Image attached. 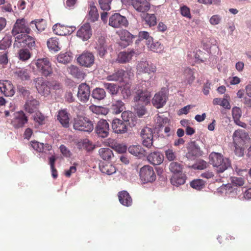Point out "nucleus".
Masks as SVG:
<instances>
[{
  "label": "nucleus",
  "mask_w": 251,
  "mask_h": 251,
  "mask_svg": "<svg viewBox=\"0 0 251 251\" xmlns=\"http://www.w3.org/2000/svg\"><path fill=\"white\" fill-rule=\"evenodd\" d=\"M230 179L234 186H242L244 184V179L241 177L230 176Z\"/></svg>",
  "instance_id": "64"
},
{
  "label": "nucleus",
  "mask_w": 251,
  "mask_h": 251,
  "mask_svg": "<svg viewBox=\"0 0 251 251\" xmlns=\"http://www.w3.org/2000/svg\"><path fill=\"white\" fill-rule=\"evenodd\" d=\"M135 96L133 100L135 102L139 103L140 102H143L146 105L150 101L151 94L150 93L146 90L143 87V84L137 85L134 88Z\"/></svg>",
  "instance_id": "3"
},
{
  "label": "nucleus",
  "mask_w": 251,
  "mask_h": 251,
  "mask_svg": "<svg viewBox=\"0 0 251 251\" xmlns=\"http://www.w3.org/2000/svg\"><path fill=\"white\" fill-rule=\"evenodd\" d=\"M183 75L185 79L189 84H191L195 79L193 71L189 68L185 70Z\"/></svg>",
  "instance_id": "52"
},
{
  "label": "nucleus",
  "mask_w": 251,
  "mask_h": 251,
  "mask_svg": "<svg viewBox=\"0 0 251 251\" xmlns=\"http://www.w3.org/2000/svg\"><path fill=\"white\" fill-rule=\"evenodd\" d=\"M137 71L138 74H147L149 78L151 79L152 77L151 74L156 71V67L153 64L142 60L137 64Z\"/></svg>",
  "instance_id": "8"
},
{
  "label": "nucleus",
  "mask_w": 251,
  "mask_h": 251,
  "mask_svg": "<svg viewBox=\"0 0 251 251\" xmlns=\"http://www.w3.org/2000/svg\"><path fill=\"white\" fill-rule=\"evenodd\" d=\"M155 122L157 126H163L169 124V120L162 113L158 114L155 119Z\"/></svg>",
  "instance_id": "48"
},
{
  "label": "nucleus",
  "mask_w": 251,
  "mask_h": 251,
  "mask_svg": "<svg viewBox=\"0 0 251 251\" xmlns=\"http://www.w3.org/2000/svg\"><path fill=\"white\" fill-rule=\"evenodd\" d=\"M77 162H74L72 166L69 167V169H66L64 171V174L67 177H70L72 174L75 173L76 171V167L78 166Z\"/></svg>",
  "instance_id": "58"
},
{
  "label": "nucleus",
  "mask_w": 251,
  "mask_h": 251,
  "mask_svg": "<svg viewBox=\"0 0 251 251\" xmlns=\"http://www.w3.org/2000/svg\"><path fill=\"white\" fill-rule=\"evenodd\" d=\"M47 45L48 48L51 50L57 51L60 50L57 40L53 38H50L48 40Z\"/></svg>",
  "instance_id": "50"
},
{
  "label": "nucleus",
  "mask_w": 251,
  "mask_h": 251,
  "mask_svg": "<svg viewBox=\"0 0 251 251\" xmlns=\"http://www.w3.org/2000/svg\"><path fill=\"white\" fill-rule=\"evenodd\" d=\"M92 96L95 99L101 100L106 97V92L102 88H96L93 90Z\"/></svg>",
  "instance_id": "40"
},
{
  "label": "nucleus",
  "mask_w": 251,
  "mask_h": 251,
  "mask_svg": "<svg viewBox=\"0 0 251 251\" xmlns=\"http://www.w3.org/2000/svg\"><path fill=\"white\" fill-rule=\"evenodd\" d=\"M112 0H99V4L100 9L103 11H108L111 9Z\"/></svg>",
  "instance_id": "51"
},
{
  "label": "nucleus",
  "mask_w": 251,
  "mask_h": 251,
  "mask_svg": "<svg viewBox=\"0 0 251 251\" xmlns=\"http://www.w3.org/2000/svg\"><path fill=\"white\" fill-rule=\"evenodd\" d=\"M167 99V90L165 88H163L155 94L152 99L151 102L155 107L158 109L163 107L165 105Z\"/></svg>",
  "instance_id": "6"
},
{
  "label": "nucleus",
  "mask_w": 251,
  "mask_h": 251,
  "mask_svg": "<svg viewBox=\"0 0 251 251\" xmlns=\"http://www.w3.org/2000/svg\"><path fill=\"white\" fill-rule=\"evenodd\" d=\"M169 170L173 175L182 173L183 165L177 162L173 161L170 164Z\"/></svg>",
  "instance_id": "41"
},
{
  "label": "nucleus",
  "mask_w": 251,
  "mask_h": 251,
  "mask_svg": "<svg viewBox=\"0 0 251 251\" xmlns=\"http://www.w3.org/2000/svg\"><path fill=\"white\" fill-rule=\"evenodd\" d=\"M125 109V103L120 100L113 99L111 105V110L113 113L119 114Z\"/></svg>",
  "instance_id": "28"
},
{
  "label": "nucleus",
  "mask_w": 251,
  "mask_h": 251,
  "mask_svg": "<svg viewBox=\"0 0 251 251\" xmlns=\"http://www.w3.org/2000/svg\"><path fill=\"white\" fill-rule=\"evenodd\" d=\"M59 158L60 156L58 154L54 152L53 153L51 152V154L48 157V164L50 167H55L56 161Z\"/></svg>",
  "instance_id": "56"
},
{
  "label": "nucleus",
  "mask_w": 251,
  "mask_h": 251,
  "mask_svg": "<svg viewBox=\"0 0 251 251\" xmlns=\"http://www.w3.org/2000/svg\"><path fill=\"white\" fill-rule=\"evenodd\" d=\"M72 59L71 53L70 52H65L60 53L57 57V60L58 62L63 64H66L70 62Z\"/></svg>",
  "instance_id": "43"
},
{
  "label": "nucleus",
  "mask_w": 251,
  "mask_h": 251,
  "mask_svg": "<svg viewBox=\"0 0 251 251\" xmlns=\"http://www.w3.org/2000/svg\"><path fill=\"white\" fill-rule=\"evenodd\" d=\"M139 40H146V44L148 46L149 48L152 50H155V45L152 44V38L150 35L149 33L147 31H140L138 35Z\"/></svg>",
  "instance_id": "29"
},
{
  "label": "nucleus",
  "mask_w": 251,
  "mask_h": 251,
  "mask_svg": "<svg viewBox=\"0 0 251 251\" xmlns=\"http://www.w3.org/2000/svg\"><path fill=\"white\" fill-rule=\"evenodd\" d=\"M124 70H119L107 75L105 79L110 81H121L124 78Z\"/></svg>",
  "instance_id": "32"
},
{
  "label": "nucleus",
  "mask_w": 251,
  "mask_h": 251,
  "mask_svg": "<svg viewBox=\"0 0 251 251\" xmlns=\"http://www.w3.org/2000/svg\"><path fill=\"white\" fill-rule=\"evenodd\" d=\"M99 18V14L96 6L93 3L90 7L88 18L91 22H94Z\"/></svg>",
  "instance_id": "42"
},
{
  "label": "nucleus",
  "mask_w": 251,
  "mask_h": 251,
  "mask_svg": "<svg viewBox=\"0 0 251 251\" xmlns=\"http://www.w3.org/2000/svg\"><path fill=\"white\" fill-rule=\"evenodd\" d=\"M206 181L201 178L194 179L190 182L191 188L197 191H201L205 186Z\"/></svg>",
  "instance_id": "35"
},
{
  "label": "nucleus",
  "mask_w": 251,
  "mask_h": 251,
  "mask_svg": "<svg viewBox=\"0 0 251 251\" xmlns=\"http://www.w3.org/2000/svg\"><path fill=\"white\" fill-rule=\"evenodd\" d=\"M35 65L38 71L45 76H49L52 73V69L49 59L42 58L36 60Z\"/></svg>",
  "instance_id": "5"
},
{
  "label": "nucleus",
  "mask_w": 251,
  "mask_h": 251,
  "mask_svg": "<svg viewBox=\"0 0 251 251\" xmlns=\"http://www.w3.org/2000/svg\"><path fill=\"white\" fill-rule=\"evenodd\" d=\"M139 176L142 184L152 183L156 179L153 168L149 165H145L140 169Z\"/></svg>",
  "instance_id": "2"
},
{
  "label": "nucleus",
  "mask_w": 251,
  "mask_h": 251,
  "mask_svg": "<svg viewBox=\"0 0 251 251\" xmlns=\"http://www.w3.org/2000/svg\"><path fill=\"white\" fill-rule=\"evenodd\" d=\"M18 54L19 59L23 61L28 60L31 56V54L27 49L20 50Z\"/></svg>",
  "instance_id": "55"
},
{
  "label": "nucleus",
  "mask_w": 251,
  "mask_h": 251,
  "mask_svg": "<svg viewBox=\"0 0 251 251\" xmlns=\"http://www.w3.org/2000/svg\"><path fill=\"white\" fill-rule=\"evenodd\" d=\"M39 102L32 97H29L24 105L25 110L29 113H32L38 109Z\"/></svg>",
  "instance_id": "25"
},
{
  "label": "nucleus",
  "mask_w": 251,
  "mask_h": 251,
  "mask_svg": "<svg viewBox=\"0 0 251 251\" xmlns=\"http://www.w3.org/2000/svg\"><path fill=\"white\" fill-rule=\"evenodd\" d=\"M121 93L123 99H128L131 95L130 84L129 83L125 84L123 87H122Z\"/></svg>",
  "instance_id": "44"
},
{
  "label": "nucleus",
  "mask_w": 251,
  "mask_h": 251,
  "mask_svg": "<svg viewBox=\"0 0 251 251\" xmlns=\"http://www.w3.org/2000/svg\"><path fill=\"white\" fill-rule=\"evenodd\" d=\"M128 151L132 155L137 157L139 158V154H141L140 152V150L139 148V145H130L128 147Z\"/></svg>",
  "instance_id": "59"
},
{
  "label": "nucleus",
  "mask_w": 251,
  "mask_h": 251,
  "mask_svg": "<svg viewBox=\"0 0 251 251\" xmlns=\"http://www.w3.org/2000/svg\"><path fill=\"white\" fill-rule=\"evenodd\" d=\"M186 179L187 176L185 174H176L172 175L170 178V182L172 185L177 187L184 184L186 182Z\"/></svg>",
  "instance_id": "24"
},
{
  "label": "nucleus",
  "mask_w": 251,
  "mask_h": 251,
  "mask_svg": "<svg viewBox=\"0 0 251 251\" xmlns=\"http://www.w3.org/2000/svg\"><path fill=\"white\" fill-rule=\"evenodd\" d=\"M35 23V26L39 32H42L46 28V22L43 19L31 21L30 24Z\"/></svg>",
  "instance_id": "49"
},
{
  "label": "nucleus",
  "mask_w": 251,
  "mask_h": 251,
  "mask_svg": "<svg viewBox=\"0 0 251 251\" xmlns=\"http://www.w3.org/2000/svg\"><path fill=\"white\" fill-rule=\"evenodd\" d=\"M28 34L20 33L14 36L15 42L14 43V47L19 48L21 46V43L24 42V40L25 38V36H27Z\"/></svg>",
  "instance_id": "46"
},
{
  "label": "nucleus",
  "mask_w": 251,
  "mask_h": 251,
  "mask_svg": "<svg viewBox=\"0 0 251 251\" xmlns=\"http://www.w3.org/2000/svg\"><path fill=\"white\" fill-rule=\"evenodd\" d=\"M99 154L101 158L107 162L111 160L112 156H114L113 151L108 148H101L99 150Z\"/></svg>",
  "instance_id": "30"
},
{
  "label": "nucleus",
  "mask_w": 251,
  "mask_h": 251,
  "mask_svg": "<svg viewBox=\"0 0 251 251\" xmlns=\"http://www.w3.org/2000/svg\"><path fill=\"white\" fill-rule=\"evenodd\" d=\"M30 144L31 147L37 152H50L51 151L54 152L52 145L49 143H44L34 140L31 141Z\"/></svg>",
  "instance_id": "16"
},
{
  "label": "nucleus",
  "mask_w": 251,
  "mask_h": 251,
  "mask_svg": "<svg viewBox=\"0 0 251 251\" xmlns=\"http://www.w3.org/2000/svg\"><path fill=\"white\" fill-rule=\"evenodd\" d=\"M59 149L62 155L65 157L70 158L72 155V153L70 150L63 144H61L59 146Z\"/></svg>",
  "instance_id": "61"
},
{
  "label": "nucleus",
  "mask_w": 251,
  "mask_h": 251,
  "mask_svg": "<svg viewBox=\"0 0 251 251\" xmlns=\"http://www.w3.org/2000/svg\"><path fill=\"white\" fill-rule=\"evenodd\" d=\"M144 19L146 23L150 26H153L156 24V19L154 14H146Z\"/></svg>",
  "instance_id": "53"
},
{
  "label": "nucleus",
  "mask_w": 251,
  "mask_h": 251,
  "mask_svg": "<svg viewBox=\"0 0 251 251\" xmlns=\"http://www.w3.org/2000/svg\"><path fill=\"white\" fill-rule=\"evenodd\" d=\"M119 202L126 207H129L132 205V199L129 193L126 190L119 191L117 194Z\"/></svg>",
  "instance_id": "19"
},
{
  "label": "nucleus",
  "mask_w": 251,
  "mask_h": 251,
  "mask_svg": "<svg viewBox=\"0 0 251 251\" xmlns=\"http://www.w3.org/2000/svg\"><path fill=\"white\" fill-rule=\"evenodd\" d=\"M153 128H150L149 126H144L140 132V136L142 138H145L146 137L153 138V135L155 130L157 129V133L160 131L163 126H152Z\"/></svg>",
  "instance_id": "27"
},
{
  "label": "nucleus",
  "mask_w": 251,
  "mask_h": 251,
  "mask_svg": "<svg viewBox=\"0 0 251 251\" xmlns=\"http://www.w3.org/2000/svg\"><path fill=\"white\" fill-rule=\"evenodd\" d=\"M33 120L39 125H45L47 124V118L41 113L38 112L34 114Z\"/></svg>",
  "instance_id": "47"
},
{
  "label": "nucleus",
  "mask_w": 251,
  "mask_h": 251,
  "mask_svg": "<svg viewBox=\"0 0 251 251\" xmlns=\"http://www.w3.org/2000/svg\"><path fill=\"white\" fill-rule=\"evenodd\" d=\"M208 167L207 163L202 159H199L192 165H188L187 167L195 170H203Z\"/></svg>",
  "instance_id": "34"
},
{
  "label": "nucleus",
  "mask_w": 251,
  "mask_h": 251,
  "mask_svg": "<svg viewBox=\"0 0 251 251\" xmlns=\"http://www.w3.org/2000/svg\"><path fill=\"white\" fill-rule=\"evenodd\" d=\"M92 35V30L89 24H85L77 32V36L83 41L88 40Z\"/></svg>",
  "instance_id": "21"
},
{
  "label": "nucleus",
  "mask_w": 251,
  "mask_h": 251,
  "mask_svg": "<svg viewBox=\"0 0 251 251\" xmlns=\"http://www.w3.org/2000/svg\"><path fill=\"white\" fill-rule=\"evenodd\" d=\"M30 71L28 69L20 68L14 72V75L17 79L22 81H25L30 79Z\"/></svg>",
  "instance_id": "26"
},
{
  "label": "nucleus",
  "mask_w": 251,
  "mask_h": 251,
  "mask_svg": "<svg viewBox=\"0 0 251 251\" xmlns=\"http://www.w3.org/2000/svg\"><path fill=\"white\" fill-rule=\"evenodd\" d=\"M233 146L235 148V154L238 157H242L244 155L245 149L243 147L239 146L236 142H233Z\"/></svg>",
  "instance_id": "60"
},
{
  "label": "nucleus",
  "mask_w": 251,
  "mask_h": 251,
  "mask_svg": "<svg viewBox=\"0 0 251 251\" xmlns=\"http://www.w3.org/2000/svg\"><path fill=\"white\" fill-rule=\"evenodd\" d=\"M77 61L82 66L90 67L94 63L95 56L92 52L85 51L79 55Z\"/></svg>",
  "instance_id": "11"
},
{
  "label": "nucleus",
  "mask_w": 251,
  "mask_h": 251,
  "mask_svg": "<svg viewBox=\"0 0 251 251\" xmlns=\"http://www.w3.org/2000/svg\"><path fill=\"white\" fill-rule=\"evenodd\" d=\"M36 88L38 92L44 96H48L50 93V82L44 81L42 77L34 79Z\"/></svg>",
  "instance_id": "14"
},
{
  "label": "nucleus",
  "mask_w": 251,
  "mask_h": 251,
  "mask_svg": "<svg viewBox=\"0 0 251 251\" xmlns=\"http://www.w3.org/2000/svg\"><path fill=\"white\" fill-rule=\"evenodd\" d=\"M209 163L214 168H216L217 174H221L229 168H232L231 162L229 158L224 157L220 153L215 151L211 152L209 155Z\"/></svg>",
  "instance_id": "1"
},
{
  "label": "nucleus",
  "mask_w": 251,
  "mask_h": 251,
  "mask_svg": "<svg viewBox=\"0 0 251 251\" xmlns=\"http://www.w3.org/2000/svg\"><path fill=\"white\" fill-rule=\"evenodd\" d=\"M139 104L135 105V112L139 117H142L147 113V110L144 105H140Z\"/></svg>",
  "instance_id": "63"
},
{
  "label": "nucleus",
  "mask_w": 251,
  "mask_h": 251,
  "mask_svg": "<svg viewBox=\"0 0 251 251\" xmlns=\"http://www.w3.org/2000/svg\"><path fill=\"white\" fill-rule=\"evenodd\" d=\"M164 159V154L158 151H151L147 156L148 162L155 167L161 164Z\"/></svg>",
  "instance_id": "12"
},
{
  "label": "nucleus",
  "mask_w": 251,
  "mask_h": 251,
  "mask_svg": "<svg viewBox=\"0 0 251 251\" xmlns=\"http://www.w3.org/2000/svg\"><path fill=\"white\" fill-rule=\"evenodd\" d=\"M158 177V180L162 182L167 181V176L166 174H163V169L161 167H155L154 168Z\"/></svg>",
  "instance_id": "54"
},
{
  "label": "nucleus",
  "mask_w": 251,
  "mask_h": 251,
  "mask_svg": "<svg viewBox=\"0 0 251 251\" xmlns=\"http://www.w3.org/2000/svg\"><path fill=\"white\" fill-rule=\"evenodd\" d=\"M134 8L140 12H145L150 8V4L146 0H131Z\"/></svg>",
  "instance_id": "20"
},
{
  "label": "nucleus",
  "mask_w": 251,
  "mask_h": 251,
  "mask_svg": "<svg viewBox=\"0 0 251 251\" xmlns=\"http://www.w3.org/2000/svg\"><path fill=\"white\" fill-rule=\"evenodd\" d=\"M128 22L126 18L119 13H114L109 19V25L114 28H119L123 26H126Z\"/></svg>",
  "instance_id": "10"
},
{
  "label": "nucleus",
  "mask_w": 251,
  "mask_h": 251,
  "mask_svg": "<svg viewBox=\"0 0 251 251\" xmlns=\"http://www.w3.org/2000/svg\"><path fill=\"white\" fill-rule=\"evenodd\" d=\"M103 86L106 89L109 93L112 96H116L118 92L119 86L117 84L111 83H104Z\"/></svg>",
  "instance_id": "39"
},
{
  "label": "nucleus",
  "mask_w": 251,
  "mask_h": 251,
  "mask_svg": "<svg viewBox=\"0 0 251 251\" xmlns=\"http://www.w3.org/2000/svg\"><path fill=\"white\" fill-rule=\"evenodd\" d=\"M75 148L79 151L85 150L87 153H91L93 152L97 146L88 138L81 139L75 142Z\"/></svg>",
  "instance_id": "7"
},
{
  "label": "nucleus",
  "mask_w": 251,
  "mask_h": 251,
  "mask_svg": "<svg viewBox=\"0 0 251 251\" xmlns=\"http://www.w3.org/2000/svg\"><path fill=\"white\" fill-rule=\"evenodd\" d=\"M109 130L110 126H95V132L98 137L104 138L108 136Z\"/></svg>",
  "instance_id": "38"
},
{
  "label": "nucleus",
  "mask_w": 251,
  "mask_h": 251,
  "mask_svg": "<svg viewBox=\"0 0 251 251\" xmlns=\"http://www.w3.org/2000/svg\"><path fill=\"white\" fill-rule=\"evenodd\" d=\"M15 118L19 124L25 125L27 122V118L23 111H20L16 113Z\"/></svg>",
  "instance_id": "57"
},
{
  "label": "nucleus",
  "mask_w": 251,
  "mask_h": 251,
  "mask_svg": "<svg viewBox=\"0 0 251 251\" xmlns=\"http://www.w3.org/2000/svg\"><path fill=\"white\" fill-rule=\"evenodd\" d=\"M111 149L118 154H124L127 152L128 146L126 143L115 142V145L111 146Z\"/></svg>",
  "instance_id": "37"
},
{
  "label": "nucleus",
  "mask_w": 251,
  "mask_h": 251,
  "mask_svg": "<svg viewBox=\"0 0 251 251\" xmlns=\"http://www.w3.org/2000/svg\"><path fill=\"white\" fill-rule=\"evenodd\" d=\"M232 116L234 122L237 126H241L239 119L241 116V111L240 109L237 107H234L232 109Z\"/></svg>",
  "instance_id": "45"
},
{
  "label": "nucleus",
  "mask_w": 251,
  "mask_h": 251,
  "mask_svg": "<svg viewBox=\"0 0 251 251\" xmlns=\"http://www.w3.org/2000/svg\"><path fill=\"white\" fill-rule=\"evenodd\" d=\"M0 91L6 97H12L15 94L13 85L7 80H0Z\"/></svg>",
  "instance_id": "17"
},
{
  "label": "nucleus",
  "mask_w": 251,
  "mask_h": 251,
  "mask_svg": "<svg viewBox=\"0 0 251 251\" xmlns=\"http://www.w3.org/2000/svg\"><path fill=\"white\" fill-rule=\"evenodd\" d=\"M137 53L133 50H128L126 51H121L118 55L117 60L119 63H125L129 62Z\"/></svg>",
  "instance_id": "23"
},
{
  "label": "nucleus",
  "mask_w": 251,
  "mask_h": 251,
  "mask_svg": "<svg viewBox=\"0 0 251 251\" xmlns=\"http://www.w3.org/2000/svg\"><path fill=\"white\" fill-rule=\"evenodd\" d=\"M54 33L60 36H66L72 34L75 29L74 26H65L59 23L54 25L52 27Z\"/></svg>",
  "instance_id": "15"
},
{
  "label": "nucleus",
  "mask_w": 251,
  "mask_h": 251,
  "mask_svg": "<svg viewBox=\"0 0 251 251\" xmlns=\"http://www.w3.org/2000/svg\"><path fill=\"white\" fill-rule=\"evenodd\" d=\"M233 142L237 143L240 141L246 144L251 140L248 132L244 131L242 129L236 130L233 134Z\"/></svg>",
  "instance_id": "22"
},
{
  "label": "nucleus",
  "mask_w": 251,
  "mask_h": 251,
  "mask_svg": "<svg viewBox=\"0 0 251 251\" xmlns=\"http://www.w3.org/2000/svg\"><path fill=\"white\" fill-rule=\"evenodd\" d=\"M57 119L62 126H67L69 124L70 114L66 109H62L58 111Z\"/></svg>",
  "instance_id": "31"
},
{
  "label": "nucleus",
  "mask_w": 251,
  "mask_h": 251,
  "mask_svg": "<svg viewBox=\"0 0 251 251\" xmlns=\"http://www.w3.org/2000/svg\"><path fill=\"white\" fill-rule=\"evenodd\" d=\"M186 148L188 152L186 153L185 156L189 160H193L195 157H199L203 155V151L195 141L189 142Z\"/></svg>",
  "instance_id": "4"
},
{
  "label": "nucleus",
  "mask_w": 251,
  "mask_h": 251,
  "mask_svg": "<svg viewBox=\"0 0 251 251\" xmlns=\"http://www.w3.org/2000/svg\"><path fill=\"white\" fill-rule=\"evenodd\" d=\"M134 38V35L131 34L127 30H124L122 32L120 39L123 42V45L125 47L129 45L132 42V39Z\"/></svg>",
  "instance_id": "36"
},
{
  "label": "nucleus",
  "mask_w": 251,
  "mask_h": 251,
  "mask_svg": "<svg viewBox=\"0 0 251 251\" xmlns=\"http://www.w3.org/2000/svg\"><path fill=\"white\" fill-rule=\"evenodd\" d=\"M90 90L89 86L86 83H81L79 85L77 97L83 102H86L89 99Z\"/></svg>",
  "instance_id": "18"
},
{
  "label": "nucleus",
  "mask_w": 251,
  "mask_h": 251,
  "mask_svg": "<svg viewBox=\"0 0 251 251\" xmlns=\"http://www.w3.org/2000/svg\"><path fill=\"white\" fill-rule=\"evenodd\" d=\"M165 154L166 159L169 161H174L176 159V155L173 150L168 149L165 151Z\"/></svg>",
  "instance_id": "62"
},
{
  "label": "nucleus",
  "mask_w": 251,
  "mask_h": 251,
  "mask_svg": "<svg viewBox=\"0 0 251 251\" xmlns=\"http://www.w3.org/2000/svg\"><path fill=\"white\" fill-rule=\"evenodd\" d=\"M30 30L24 19H18L13 26L12 34L13 36H16L20 33L29 34Z\"/></svg>",
  "instance_id": "9"
},
{
  "label": "nucleus",
  "mask_w": 251,
  "mask_h": 251,
  "mask_svg": "<svg viewBox=\"0 0 251 251\" xmlns=\"http://www.w3.org/2000/svg\"><path fill=\"white\" fill-rule=\"evenodd\" d=\"M107 47L106 38L104 36H100L96 38L94 48L100 57H103L107 53Z\"/></svg>",
  "instance_id": "13"
},
{
  "label": "nucleus",
  "mask_w": 251,
  "mask_h": 251,
  "mask_svg": "<svg viewBox=\"0 0 251 251\" xmlns=\"http://www.w3.org/2000/svg\"><path fill=\"white\" fill-rule=\"evenodd\" d=\"M67 72L74 77L77 78H83L84 74L76 66L71 65L67 68Z\"/></svg>",
  "instance_id": "33"
}]
</instances>
